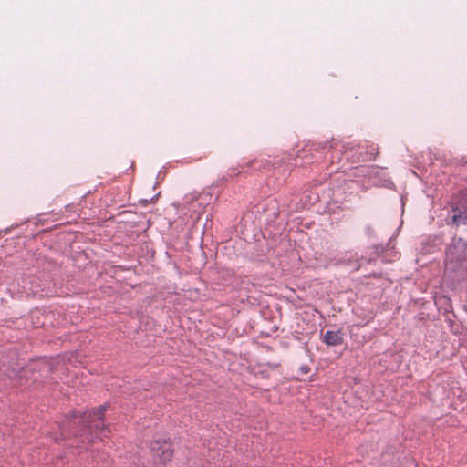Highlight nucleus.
I'll use <instances>...</instances> for the list:
<instances>
[{"instance_id":"obj_2","label":"nucleus","mask_w":467,"mask_h":467,"mask_svg":"<svg viewBox=\"0 0 467 467\" xmlns=\"http://www.w3.org/2000/svg\"><path fill=\"white\" fill-rule=\"evenodd\" d=\"M150 450L154 462L162 466H165L173 457V446L170 440H153Z\"/></svg>"},{"instance_id":"obj_3","label":"nucleus","mask_w":467,"mask_h":467,"mask_svg":"<svg viewBox=\"0 0 467 467\" xmlns=\"http://www.w3.org/2000/svg\"><path fill=\"white\" fill-rule=\"evenodd\" d=\"M465 250L464 244L458 241L457 243H454L452 245H451L446 253V262L452 265V264L455 262H459L462 259L465 258V255H462L461 253Z\"/></svg>"},{"instance_id":"obj_4","label":"nucleus","mask_w":467,"mask_h":467,"mask_svg":"<svg viewBox=\"0 0 467 467\" xmlns=\"http://www.w3.org/2000/svg\"><path fill=\"white\" fill-rule=\"evenodd\" d=\"M323 341L327 345V346H339L343 343L344 341V338H343V333L341 330H337V331H327L325 336H324V339Z\"/></svg>"},{"instance_id":"obj_5","label":"nucleus","mask_w":467,"mask_h":467,"mask_svg":"<svg viewBox=\"0 0 467 467\" xmlns=\"http://www.w3.org/2000/svg\"><path fill=\"white\" fill-rule=\"evenodd\" d=\"M452 223L456 225L467 224V207L452 216Z\"/></svg>"},{"instance_id":"obj_1","label":"nucleus","mask_w":467,"mask_h":467,"mask_svg":"<svg viewBox=\"0 0 467 467\" xmlns=\"http://www.w3.org/2000/svg\"><path fill=\"white\" fill-rule=\"evenodd\" d=\"M105 407L101 406L93 412L84 413L82 416H75L69 422V426L76 425L80 426L79 431H75L74 435L81 437V441L87 442L88 444L94 443L93 432L99 430V439L104 441V438L107 437L109 432L108 428L103 425V413Z\"/></svg>"}]
</instances>
